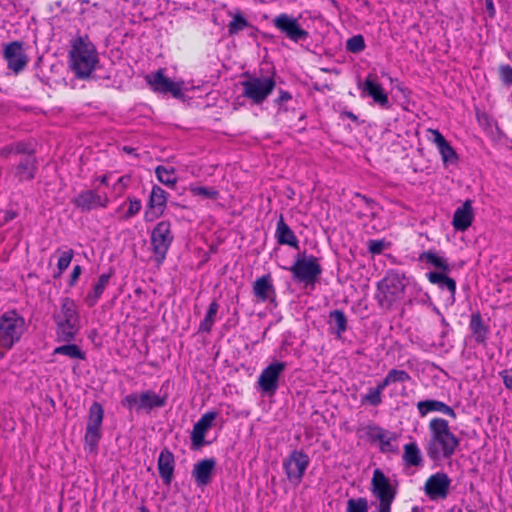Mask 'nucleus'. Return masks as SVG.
Returning <instances> with one entry per match:
<instances>
[{
  "label": "nucleus",
  "mask_w": 512,
  "mask_h": 512,
  "mask_svg": "<svg viewBox=\"0 0 512 512\" xmlns=\"http://www.w3.org/2000/svg\"><path fill=\"white\" fill-rule=\"evenodd\" d=\"M459 444L460 439L453 433L446 419L435 417L429 421L425 451L432 461L450 459Z\"/></svg>",
  "instance_id": "nucleus-1"
},
{
  "label": "nucleus",
  "mask_w": 512,
  "mask_h": 512,
  "mask_svg": "<svg viewBox=\"0 0 512 512\" xmlns=\"http://www.w3.org/2000/svg\"><path fill=\"white\" fill-rule=\"evenodd\" d=\"M69 65L78 78H87L96 68L98 54L88 37H77L72 41Z\"/></svg>",
  "instance_id": "nucleus-2"
},
{
  "label": "nucleus",
  "mask_w": 512,
  "mask_h": 512,
  "mask_svg": "<svg viewBox=\"0 0 512 512\" xmlns=\"http://www.w3.org/2000/svg\"><path fill=\"white\" fill-rule=\"evenodd\" d=\"M53 319L57 327V336L61 341H72L80 329V316L75 301L69 297L60 299Z\"/></svg>",
  "instance_id": "nucleus-3"
},
{
  "label": "nucleus",
  "mask_w": 512,
  "mask_h": 512,
  "mask_svg": "<svg viewBox=\"0 0 512 512\" xmlns=\"http://www.w3.org/2000/svg\"><path fill=\"white\" fill-rule=\"evenodd\" d=\"M418 259L420 262L429 264L439 270L428 272L426 277L431 284L438 285L440 289H447L450 293L449 300L451 303H454L456 281L447 275L451 271V266L447 259L432 250L422 252Z\"/></svg>",
  "instance_id": "nucleus-4"
},
{
  "label": "nucleus",
  "mask_w": 512,
  "mask_h": 512,
  "mask_svg": "<svg viewBox=\"0 0 512 512\" xmlns=\"http://www.w3.org/2000/svg\"><path fill=\"white\" fill-rule=\"evenodd\" d=\"M407 279L397 272H389L378 283L377 298L382 307L390 308L404 298Z\"/></svg>",
  "instance_id": "nucleus-5"
},
{
  "label": "nucleus",
  "mask_w": 512,
  "mask_h": 512,
  "mask_svg": "<svg viewBox=\"0 0 512 512\" xmlns=\"http://www.w3.org/2000/svg\"><path fill=\"white\" fill-rule=\"evenodd\" d=\"M25 331V320L16 311H8L0 317V350L7 351L17 343ZM3 356V352L0 351Z\"/></svg>",
  "instance_id": "nucleus-6"
},
{
  "label": "nucleus",
  "mask_w": 512,
  "mask_h": 512,
  "mask_svg": "<svg viewBox=\"0 0 512 512\" xmlns=\"http://www.w3.org/2000/svg\"><path fill=\"white\" fill-rule=\"evenodd\" d=\"M371 493L378 500L375 512H391V505L396 497V490L388 477L379 469L373 471Z\"/></svg>",
  "instance_id": "nucleus-7"
},
{
  "label": "nucleus",
  "mask_w": 512,
  "mask_h": 512,
  "mask_svg": "<svg viewBox=\"0 0 512 512\" xmlns=\"http://www.w3.org/2000/svg\"><path fill=\"white\" fill-rule=\"evenodd\" d=\"M273 77H250L241 82L242 95L255 104L263 103L275 88Z\"/></svg>",
  "instance_id": "nucleus-8"
},
{
  "label": "nucleus",
  "mask_w": 512,
  "mask_h": 512,
  "mask_svg": "<svg viewBox=\"0 0 512 512\" xmlns=\"http://www.w3.org/2000/svg\"><path fill=\"white\" fill-rule=\"evenodd\" d=\"M173 234L169 221H160L151 231V246L155 261L161 264L173 242Z\"/></svg>",
  "instance_id": "nucleus-9"
},
{
  "label": "nucleus",
  "mask_w": 512,
  "mask_h": 512,
  "mask_svg": "<svg viewBox=\"0 0 512 512\" xmlns=\"http://www.w3.org/2000/svg\"><path fill=\"white\" fill-rule=\"evenodd\" d=\"M289 270L295 280L305 284H314L322 273L318 259L313 255L298 256Z\"/></svg>",
  "instance_id": "nucleus-10"
},
{
  "label": "nucleus",
  "mask_w": 512,
  "mask_h": 512,
  "mask_svg": "<svg viewBox=\"0 0 512 512\" xmlns=\"http://www.w3.org/2000/svg\"><path fill=\"white\" fill-rule=\"evenodd\" d=\"M310 464L309 456L302 450H293L284 460L283 469L287 479L298 485Z\"/></svg>",
  "instance_id": "nucleus-11"
},
{
  "label": "nucleus",
  "mask_w": 512,
  "mask_h": 512,
  "mask_svg": "<svg viewBox=\"0 0 512 512\" xmlns=\"http://www.w3.org/2000/svg\"><path fill=\"white\" fill-rule=\"evenodd\" d=\"M145 80L154 92L161 94L169 93L175 98H181L183 96V82H176L169 79L164 75L163 69L146 75Z\"/></svg>",
  "instance_id": "nucleus-12"
},
{
  "label": "nucleus",
  "mask_w": 512,
  "mask_h": 512,
  "mask_svg": "<svg viewBox=\"0 0 512 512\" xmlns=\"http://www.w3.org/2000/svg\"><path fill=\"white\" fill-rule=\"evenodd\" d=\"M3 58L7 62L8 69L15 74L22 72L29 62V57L24 50V43L21 41L4 44Z\"/></svg>",
  "instance_id": "nucleus-13"
},
{
  "label": "nucleus",
  "mask_w": 512,
  "mask_h": 512,
  "mask_svg": "<svg viewBox=\"0 0 512 512\" xmlns=\"http://www.w3.org/2000/svg\"><path fill=\"white\" fill-rule=\"evenodd\" d=\"M272 22L276 29L293 42L305 41L309 37L308 31L304 30L298 19L291 15L281 13Z\"/></svg>",
  "instance_id": "nucleus-14"
},
{
  "label": "nucleus",
  "mask_w": 512,
  "mask_h": 512,
  "mask_svg": "<svg viewBox=\"0 0 512 512\" xmlns=\"http://www.w3.org/2000/svg\"><path fill=\"white\" fill-rule=\"evenodd\" d=\"M286 367L285 362H273L263 369L258 378V385L264 394H275L279 387V378Z\"/></svg>",
  "instance_id": "nucleus-15"
},
{
  "label": "nucleus",
  "mask_w": 512,
  "mask_h": 512,
  "mask_svg": "<svg viewBox=\"0 0 512 512\" xmlns=\"http://www.w3.org/2000/svg\"><path fill=\"white\" fill-rule=\"evenodd\" d=\"M451 479L444 472L431 475L425 482V494L431 500L445 499L448 496Z\"/></svg>",
  "instance_id": "nucleus-16"
},
{
  "label": "nucleus",
  "mask_w": 512,
  "mask_h": 512,
  "mask_svg": "<svg viewBox=\"0 0 512 512\" xmlns=\"http://www.w3.org/2000/svg\"><path fill=\"white\" fill-rule=\"evenodd\" d=\"M72 203L82 211H90L98 207H107L109 204V198L94 190H84L72 200Z\"/></svg>",
  "instance_id": "nucleus-17"
},
{
  "label": "nucleus",
  "mask_w": 512,
  "mask_h": 512,
  "mask_svg": "<svg viewBox=\"0 0 512 512\" xmlns=\"http://www.w3.org/2000/svg\"><path fill=\"white\" fill-rule=\"evenodd\" d=\"M358 87L370 96L376 104L384 108L389 106L388 95L381 84L378 83L376 74L369 73L366 79L362 83L358 84Z\"/></svg>",
  "instance_id": "nucleus-18"
},
{
  "label": "nucleus",
  "mask_w": 512,
  "mask_h": 512,
  "mask_svg": "<svg viewBox=\"0 0 512 512\" xmlns=\"http://www.w3.org/2000/svg\"><path fill=\"white\" fill-rule=\"evenodd\" d=\"M167 196L168 194L161 187L156 185L153 186L149 198L148 209L145 211L144 215L146 221H154L164 213Z\"/></svg>",
  "instance_id": "nucleus-19"
},
{
  "label": "nucleus",
  "mask_w": 512,
  "mask_h": 512,
  "mask_svg": "<svg viewBox=\"0 0 512 512\" xmlns=\"http://www.w3.org/2000/svg\"><path fill=\"white\" fill-rule=\"evenodd\" d=\"M431 135L429 140L436 145L445 166L456 164L458 155L454 148L448 143L444 136L437 129H428Z\"/></svg>",
  "instance_id": "nucleus-20"
},
{
  "label": "nucleus",
  "mask_w": 512,
  "mask_h": 512,
  "mask_svg": "<svg viewBox=\"0 0 512 512\" xmlns=\"http://www.w3.org/2000/svg\"><path fill=\"white\" fill-rule=\"evenodd\" d=\"M217 413L214 411L206 412L201 418L194 424L191 432V442L195 449H199L205 444V435L207 431L212 427L213 421L216 419Z\"/></svg>",
  "instance_id": "nucleus-21"
},
{
  "label": "nucleus",
  "mask_w": 512,
  "mask_h": 512,
  "mask_svg": "<svg viewBox=\"0 0 512 512\" xmlns=\"http://www.w3.org/2000/svg\"><path fill=\"white\" fill-rule=\"evenodd\" d=\"M252 290L258 302H273L276 298V290L270 274L256 279Z\"/></svg>",
  "instance_id": "nucleus-22"
},
{
  "label": "nucleus",
  "mask_w": 512,
  "mask_h": 512,
  "mask_svg": "<svg viewBox=\"0 0 512 512\" xmlns=\"http://www.w3.org/2000/svg\"><path fill=\"white\" fill-rule=\"evenodd\" d=\"M216 461L213 458H206L194 464L192 476L199 487L207 486L213 476Z\"/></svg>",
  "instance_id": "nucleus-23"
},
{
  "label": "nucleus",
  "mask_w": 512,
  "mask_h": 512,
  "mask_svg": "<svg viewBox=\"0 0 512 512\" xmlns=\"http://www.w3.org/2000/svg\"><path fill=\"white\" fill-rule=\"evenodd\" d=\"M473 218L472 202L471 200H466L462 206L455 210L452 225L455 230L463 232L471 226Z\"/></svg>",
  "instance_id": "nucleus-24"
},
{
  "label": "nucleus",
  "mask_w": 512,
  "mask_h": 512,
  "mask_svg": "<svg viewBox=\"0 0 512 512\" xmlns=\"http://www.w3.org/2000/svg\"><path fill=\"white\" fill-rule=\"evenodd\" d=\"M416 406H417V411H418V414L420 415V417H425L427 414H429L431 412H440V413L447 415L453 419L456 418V413H455L454 409L439 400L428 399V400L419 401Z\"/></svg>",
  "instance_id": "nucleus-25"
},
{
  "label": "nucleus",
  "mask_w": 512,
  "mask_h": 512,
  "mask_svg": "<svg viewBox=\"0 0 512 512\" xmlns=\"http://www.w3.org/2000/svg\"><path fill=\"white\" fill-rule=\"evenodd\" d=\"M158 471L162 481L169 485L173 478L175 460L174 455L168 449H164L160 452L158 457Z\"/></svg>",
  "instance_id": "nucleus-26"
},
{
  "label": "nucleus",
  "mask_w": 512,
  "mask_h": 512,
  "mask_svg": "<svg viewBox=\"0 0 512 512\" xmlns=\"http://www.w3.org/2000/svg\"><path fill=\"white\" fill-rule=\"evenodd\" d=\"M275 238L280 245L298 248V239L292 229L285 223L282 215H280L277 223Z\"/></svg>",
  "instance_id": "nucleus-27"
},
{
  "label": "nucleus",
  "mask_w": 512,
  "mask_h": 512,
  "mask_svg": "<svg viewBox=\"0 0 512 512\" xmlns=\"http://www.w3.org/2000/svg\"><path fill=\"white\" fill-rule=\"evenodd\" d=\"M36 159L33 155H27L16 166L15 176L19 181H29L35 176Z\"/></svg>",
  "instance_id": "nucleus-28"
},
{
  "label": "nucleus",
  "mask_w": 512,
  "mask_h": 512,
  "mask_svg": "<svg viewBox=\"0 0 512 512\" xmlns=\"http://www.w3.org/2000/svg\"><path fill=\"white\" fill-rule=\"evenodd\" d=\"M113 276V270L110 269L108 273H103L99 276L98 281L94 285L92 291L87 294L86 301L89 306H93L97 303L105 288L109 284L111 277Z\"/></svg>",
  "instance_id": "nucleus-29"
},
{
  "label": "nucleus",
  "mask_w": 512,
  "mask_h": 512,
  "mask_svg": "<svg viewBox=\"0 0 512 512\" xmlns=\"http://www.w3.org/2000/svg\"><path fill=\"white\" fill-rule=\"evenodd\" d=\"M166 396H160L154 391L146 390L140 394L139 409L151 410L157 407H163L166 404Z\"/></svg>",
  "instance_id": "nucleus-30"
},
{
  "label": "nucleus",
  "mask_w": 512,
  "mask_h": 512,
  "mask_svg": "<svg viewBox=\"0 0 512 512\" xmlns=\"http://www.w3.org/2000/svg\"><path fill=\"white\" fill-rule=\"evenodd\" d=\"M329 325L334 329L338 338L347 330V317L342 310H333L329 313Z\"/></svg>",
  "instance_id": "nucleus-31"
},
{
  "label": "nucleus",
  "mask_w": 512,
  "mask_h": 512,
  "mask_svg": "<svg viewBox=\"0 0 512 512\" xmlns=\"http://www.w3.org/2000/svg\"><path fill=\"white\" fill-rule=\"evenodd\" d=\"M470 329L477 343L484 344L488 335V328L484 325L480 314H473L470 320Z\"/></svg>",
  "instance_id": "nucleus-32"
},
{
  "label": "nucleus",
  "mask_w": 512,
  "mask_h": 512,
  "mask_svg": "<svg viewBox=\"0 0 512 512\" xmlns=\"http://www.w3.org/2000/svg\"><path fill=\"white\" fill-rule=\"evenodd\" d=\"M403 461L408 466H420L422 463V455L418 445L411 442L404 445Z\"/></svg>",
  "instance_id": "nucleus-33"
},
{
  "label": "nucleus",
  "mask_w": 512,
  "mask_h": 512,
  "mask_svg": "<svg viewBox=\"0 0 512 512\" xmlns=\"http://www.w3.org/2000/svg\"><path fill=\"white\" fill-rule=\"evenodd\" d=\"M155 174L159 182L168 187H174L177 183L176 170L172 166L159 165L155 169Z\"/></svg>",
  "instance_id": "nucleus-34"
},
{
  "label": "nucleus",
  "mask_w": 512,
  "mask_h": 512,
  "mask_svg": "<svg viewBox=\"0 0 512 512\" xmlns=\"http://www.w3.org/2000/svg\"><path fill=\"white\" fill-rule=\"evenodd\" d=\"M103 417L104 410L102 408V405L98 402H94L89 409L88 422L86 428L101 430Z\"/></svg>",
  "instance_id": "nucleus-35"
},
{
  "label": "nucleus",
  "mask_w": 512,
  "mask_h": 512,
  "mask_svg": "<svg viewBox=\"0 0 512 512\" xmlns=\"http://www.w3.org/2000/svg\"><path fill=\"white\" fill-rule=\"evenodd\" d=\"M384 386L379 382L376 387L369 388L368 393L361 396V403L370 406H379L382 403V393Z\"/></svg>",
  "instance_id": "nucleus-36"
},
{
  "label": "nucleus",
  "mask_w": 512,
  "mask_h": 512,
  "mask_svg": "<svg viewBox=\"0 0 512 512\" xmlns=\"http://www.w3.org/2000/svg\"><path fill=\"white\" fill-rule=\"evenodd\" d=\"M410 380L411 376L405 370L391 369L380 383L386 388L393 383H404Z\"/></svg>",
  "instance_id": "nucleus-37"
},
{
  "label": "nucleus",
  "mask_w": 512,
  "mask_h": 512,
  "mask_svg": "<svg viewBox=\"0 0 512 512\" xmlns=\"http://www.w3.org/2000/svg\"><path fill=\"white\" fill-rule=\"evenodd\" d=\"M250 26V23L246 20L243 14L240 11H237L232 15V20L228 24V34L233 36Z\"/></svg>",
  "instance_id": "nucleus-38"
},
{
  "label": "nucleus",
  "mask_w": 512,
  "mask_h": 512,
  "mask_svg": "<svg viewBox=\"0 0 512 512\" xmlns=\"http://www.w3.org/2000/svg\"><path fill=\"white\" fill-rule=\"evenodd\" d=\"M219 305L216 301L210 303L207 313L204 319L199 325V331L210 332L215 321L216 314L218 312Z\"/></svg>",
  "instance_id": "nucleus-39"
},
{
  "label": "nucleus",
  "mask_w": 512,
  "mask_h": 512,
  "mask_svg": "<svg viewBox=\"0 0 512 512\" xmlns=\"http://www.w3.org/2000/svg\"><path fill=\"white\" fill-rule=\"evenodd\" d=\"M54 354L65 355L71 359H84V353L75 344H66L55 348Z\"/></svg>",
  "instance_id": "nucleus-40"
},
{
  "label": "nucleus",
  "mask_w": 512,
  "mask_h": 512,
  "mask_svg": "<svg viewBox=\"0 0 512 512\" xmlns=\"http://www.w3.org/2000/svg\"><path fill=\"white\" fill-rule=\"evenodd\" d=\"M374 438L380 443L382 451L389 452L393 450L392 442L395 438L387 431L378 428L377 432L374 434Z\"/></svg>",
  "instance_id": "nucleus-41"
},
{
  "label": "nucleus",
  "mask_w": 512,
  "mask_h": 512,
  "mask_svg": "<svg viewBox=\"0 0 512 512\" xmlns=\"http://www.w3.org/2000/svg\"><path fill=\"white\" fill-rule=\"evenodd\" d=\"M100 438H101V430L86 428L84 440H85L86 448L90 452H92L96 449Z\"/></svg>",
  "instance_id": "nucleus-42"
},
{
  "label": "nucleus",
  "mask_w": 512,
  "mask_h": 512,
  "mask_svg": "<svg viewBox=\"0 0 512 512\" xmlns=\"http://www.w3.org/2000/svg\"><path fill=\"white\" fill-rule=\"evenodd\" d=\"M346 512H368V501L366 498L349 499Z\"/></svg>",
  "instance_id": "nucleus-43"
},
{
  "label": "nucleus",
  "mask_w": 512,
  "mask_h": 512,
  "mask_svg": "<svg viewBox=\"0 0 512 512\" xmlns=\"http://www.w3.org/2000/svg\"><path fill=\"white\" fill-rule=\"evenodd\" d=\"M346 49L352 53H359L365 49V42L362 35L349 38L346 42Z\"/></svg>",
  "instance_id": "nucleus-44"
},
{
  "label": "nucleus",
  "mask_w": 512,
  "mask_h": 512,
  "mask_svg": "<svg viewBox=\"0 0 512 512\" xmlns=\"http://www.w3.org/2000/svg\"><path fill=\"white\" fill-rule=\"evenodd\" d=\"M74 252L72 249H67L62 251L59 255L57 268L59 270V274H62L70 265Z\"/></svg>",
  "instance_id": "nucleus-45"
},
{
  "label": "nucleus",
  "mask_w": 512,
  "mask_h": 512,
  "mask_svg": "<svg viewBox=\"0 0 512 512\" xmlns=\"http://www.w3.org/2000/svg\"><path fill=\"white\" fill-rule=\"evenodd\" d=\"M121 404L129 410L133 408L139 409L140 395L136 393L128 394L122 399Z\"/></svg>",
  "instance_id": "nucleus-46"
},
{
  "label": "nucleus",
  "mask_w": 512,
  "mask_h": 512,
  "mask_svg": "<svg viewBox=\"0 0 512 512\" xmlns=\"http://www.w3.org/2000/svg\"><path fill=\"white\" fill-rule=\"evenodd\" d=\"M191 192L194 195H199V196H203L205 198H211V199H215L218 196V192L216 190L210 189L207 187H203V186L193 187V188H191Z\"/></svg>",
  "instance_id": "nucleus-47"
},
{
  "label": "nucleus",
  "mask_w": 512,
  "mask_h": 512,
  "mask_svg": "<svg viewBox=\"0 0 512 512\" xmlns=\"http://www.w3.org/2000/svg\"><path fill=\"white\" fill-rule=\"evenodd\" d=\"M141 201L138 200V199H134V200H129V207L126 211V213L124 214V218L125 219H129L133 216H135L136 214L139 213V211L141 210Z\"/></svg>",
  "instance_id": "nucleus-48"
},
{
  "label": "nucleus",
  "mask_w": 512,
  "mask_h": 512,
  "mask_svg": "<svg viewBox=\"0 0 512 512\" xmlns=\"http://www.w3.org/2000/svg\"><path fill=\"white\" fill-rule=\"evenodd\" d=\"M506 389L512 392V368L504 369L499 373Z\"/></svg>",
  "instance_id": "nucleus-49"
},
{
  "label": "nucleus",
  "mask_w": 512,
  "mask_h": 512,
  "mask_svg": "<svg viewBox=\"0 0 512 512\" xmlns=\"http://www.w3.org/2000/svg\"><path fill=\"white\" fill-rule=\"evenodd\" d=\"M500 76L504 83L512 84V67L509 65L501 66Z\"/></svg>",
  "instance_id": "nucleus-50"
},
{
  "label": "nucleus",
  "mask_w": 512,
  "mask_h": 512,
  "mask_svg": "<svg viewBox=\"0 0 512 512\" xmlns=\"http://www.w3.org/2000/svg\"><path fill=\"white\" fill-rule=\"evenodd\" d=\"M369 251L373 254H379L384 248V243L379 240H370L368 243Z\"/></svg>",
  "instance_id": "nucleus-51"
},
{
  "label": "nucleus",
  "mask_w": 512,
  "mask_h": 512,
  "mask_svg": "<svg viewBox=\"0 0 512 512\" xmlns=\"http://www.w3.org/2000/svg\"><path fill=\"white\" fill-rule=\"evenodd\" d=\"M129 182V177L122 176L118 178L116 183L114 184L113 188L117 191L118 195H120L124 188L127 186V183Z\"/></svg>",
  "instance_id": "nucleus-52"
},
{
  "label": "nucleus",
  "mask_w": 512,
  "mask_h": 512,
  "mask_svg": "<svg viewBox=\"0 0 512 512\" xmlns=\"http://www.w3.org/2000/svg\"><path fill=\"white\" fill-rule=\"evenodd\" d=\"M291 98H292V96H291V94L289 92L284 91V90H280L279 91V96L276 99V103H278L279 105H282L283 103H286L289 100H291Z\"/></svg>",
  "instance_id": "nucleus-53"
},
{
  "label": "nucleus",
  "mask_w": 512,
  "mask_h": 512,
  "mask_svg": "<svg viewBox=\"0 0 512 512\" xmlns=\"http://www.w3.org/2000/svg\"><path fill=\"white\" fill-rule=\"evenodd\" d=\"M81 274V267L79 265L74 266L70 275V285H74Z\"/></svg>",
  "instance_id": "nucleus-54"
},
{
  "label": "nucleus",
  "mask_w": 512,
  "mask_h": 512,
  "mask_svg": "<svg viewBox=\"0 0 512 512\" xmlns=\"http://www.w3.org/2000/svg\"><path fill=\"white\" fill-rule=\"evenodd\" d=\"M17 217V213L15 211L9 210L4 212L3 222L8 223Z\"/></svg>",
  "instance_id": "nucleus-55"
},
{
  "label": "nucleus",
  "mask_w": 512,
  "mask_h": 512,
  "mask_svg": "<svg viewBox=\"0 0 512 512\" xmlns=\"http://www.w3.org/2000/svg\"><path fill=\"white\" fill-rule=\"evenodd\" d=\"M13 151L12 147H6L0 150V157H7Z\"/></svg>",
  "instance_id": "nucleus-56"
},
{
  "label": "nucleus",
  "mask_w": 512,
  "mask_h": 512,
  "mask_svg": "<svg viewBox=\"0 0 512 512\" xmlns=\"http://www.w3.org/2000/svg\"><path fill=\"white\" fill-rule=\"evenodd\" d=\"M108 179H109V177L107 175H103L99 178V181L103 185H108Z\"/></svg>",
  "instance_id": "nucleus-57"
},
{
  "label": "nucleus",
  "mask_w": 512,
  "mask_h": 512,
  "mask_svg": "<svg viewBox=\"0 0 512 512\" xmlns=\"http://www.w3.org/2000/svg\"><path fill=\"white\" fill-rule=\"evenodd\" d=\"M347 116L348 118H350L351 120L353 121H356L357 120V117L352 113V112H348L347 113Z\"/></svg>",
  "instance_id": "nucleus-58"
},
{
  "label": "nucleus",
  "mask_w": 512,
  "mask_h": 512,
  "mask_svg": "<svg viewBox=\"0 0 512 512\" xmlns=\"http://www.w3.org/2000/svg\"><path fill=\"white\" fill-rule=\"evenodd\" d=\"M123 150L127 153H132L134 151V148H131V147H124Z\"/></svg>",
  "instance_id": "nucleus-59"
},
{
  "label": "nucleus",
  "mask_w": 512,
  "mask_h": 512,
  "mask_svg": "<svg viewBox=\"0 0 512 512\" xmlns=\"http://www.w3.org/2000/svg\"><path fill=\"white\" fill-rule=\"evenodd\" d=\"M140 510H141V512H149V510L146 507H144V506L141 507Z\"/></svg>",
  "instance_id": "nucleus-60"
},
{
  "label": "nucleus",
  "mask_w": 512,
  "mask_h": 512,
  "mask_svg": "<svg viewBox=\"0 0 512 512\" xmlns=\"http://www.w3.org/2000/svg\"><path fill=\"white\" fill-rule=\"evenodd\" d=\"M488 8H491L493 10V4H492V1H489L488 2Z\"/></svg>",
  "instance_id": "nucleus-61"
},
{
  "label": "nucleus",
  "mask_w": 512,
  "mask_h": 512,
  "mask_svg": "<svg viewBox=\"0 0 512 512\" xmlns=\"http://www.w3.org/2000/svg\"><path fill=\"white\" fill-rule=\"evenodd\" d=\"M82 3H88L87 0H80Z\"/></svg>",
  "instance_id": "nucleus-62"
},
{
  "label": "nucleus",
  "mask_w": 512,
  "mask_h": 512,
  "mask_svg": "<svg viewBox=\"0 0 512 512\" xmlns=\"http://www.w3.org/2000/svg\"><path fill=\"white\" fill-rule=\"evenodd\" d=\"M434 310H435L437 313H439V310H438V308H437V307H434Z\"/></svg>",
  "instance_id": "nucleus-63"
},
{
  "label": "nucleus",
  "mask_w": 512,
  "mask_h": 512,
  "mask_svg": "<svg viewBox=\"0 0 512 512\" xmlns=\"http://www.w3.org/2000/svg\"><path fill=\"white\" fill-rule=\"evenodd\" d=\"M469 512H475L474 510H470Z\"/></svg>",
  "instance_id": "nucleus-64"
}]
</instances>
